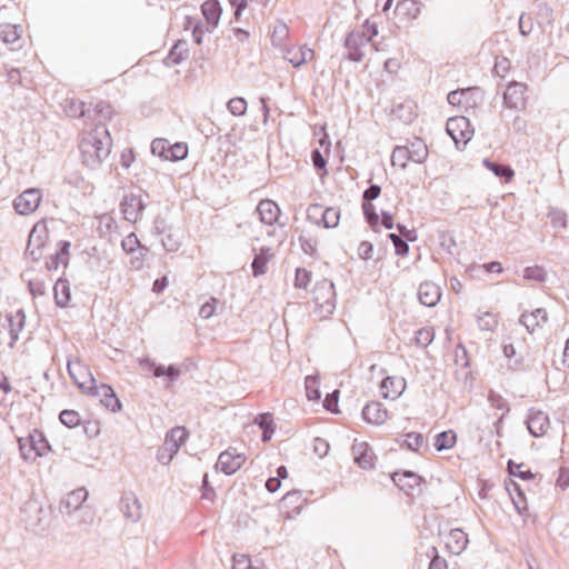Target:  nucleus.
Listing matches in <instances>:
<instances>
[{
  "label": "nucleus",
  "mask_w": 569,
  "mask_h": 569,
  "mask_svg": "<svg viewBox=\"0 0 569 569\" xmlns=\"http://www.w3.org/2000/svg\"><path fill=\"white\" fill-rule=\"evenodd\" d=\"M112 140L106 126L84 132L79 142L81 162L89 169L99 168L111 152Z\"/></svg>",
  "instance_id": "f257e3e1"
},
{
  "label": "nucleus",
  "mask_w": 569,
  "mask_h": 569,
  "mask_svg": "<svg viewBox=\"0 0 569 569\" xmlns=\"http://www.w3.org/2000/svg\"><path fill=\"white\" fill-rule=\"evenodd\" d=\"M315 312L320 318H328L336 309V290L332 281L322 279L318 281L312 291Z\"/></svg>",
  "instance_id": "f03ea898"
},
{
  "label": "nucleus",
  "mask_w": 569,
  "mask_h": 569,
  "mask_svg": "<svg viewBox=\"0 0 569 569\" xmlns=\"http://www.w3.org/2000/svg\"><path fill=\"white\" fill-rule=\"evenodd\" d=\"M21 457L26 461H36L38 457L46 456L51 447L41 431L32 430L27 437L18 439Z\"/></svg>",
  "instance_id": "7ed1b4c3"
},
{
  "label": "nucleus",
  "mask_w": 569,
  "mask_h": 569,
  "mask_svg": "<svg viewBox=\"0 0 569 569\" xmlns=\"http://www.w3.org/2000/svg\"><path fill=\"white\" fill-rule=\"evenodd\" d=\"M49 239L48 226L44 221H38L30 231L26 253L29 254L33 261H38L42 256Z\"/></svg>",
  "instance_id": "20e7f679"
},
{
  "label": "nucleus",
  "mask_w": 569,
  "mask_h": 569,
  "mask_svg": "<svg viewBox=\"0 0 569 569\" xmlns=\"http://www.w3.org/2000/svg\"><path fill=\"white\" fill-rule=\"evenodd\" d=\"M366 36L360 34L358 30L350 31L343 42L347 51L346 59L353 62H360L366 57V48L369 46Z\"/></svg>",
  "instance_id": "39448f33"
},
{
  "label": "nucleus",
  "mask_w": 569,
  "mask_h": 569,
  "mask_svg": "<svg viewBox=\"0 0 569 569\" xmlns=\"http://www.w3.org/2000/svg\"><path fill=\"white\" fill-rule=\"evenodd\" d=\"M42 200V191L38 188H29L17 196L13 208L18 214L28 216L34 212Z\"/></svg>",
  "instance_id": "423d86ee"
},
{
  "label": "nucleus",
  "mask_w": 569,
  "mask_h": 569,
  "mask_svg": "<svg viewBox=\"0 0 569 569\" xmlns=\"http://www.w3.org/2000/svg\"><path fill=\"white\" fill-rule=\"evenodd\" d=\"M67 369L72 381L86 393H90V387L96 386V379L88 366L80 360H69Z\"/></svg>",
  "instance_id": "0eeeda50"
},
{
  "label": "nucleus",
  "mask_w": 569,
  "mask_h": 569,
  "mask_svg": "<svg viewBox=\"0 0 569 569\" xmlns=\"http://www.w3.org/2000/svg\"><path fill=\"white\" fill-rule=\"evenodd\" d=\"M120 209L123 218L129 222H137L144 210V202L140 193H126L120 202Z\"/></svg>",
  "instance_id": "6e6552de"
},
{
  "label": "nucleus",
  "mask_w": 569,
  "mask_h": 569,
  "mask_svg": "<svg viewBox=\"0 0 569 569\" xmlns=\"http://www.w3.org/2000/svg\"><path fill=\"white\" fill-rule=\"evenodd\" d=\"M447 132L453 139L456 144L462 142L466 144L473 136L470 122L466 117H455L447 121Z\"/></svg>",
  "instance_id": "1a4fd4ad"
},
{
  "label": "nucleus",
  "mask_w": 569,
  "mask_h": 569,
  "mask_svg": "<svg viewBox=\"0 0 569 569\" xmlns=\"http://www.w3.org/2000/svg\"><path fill=\"white\" fill-rule=\"evenodd\" d=\"M246 462V456L238 453L236 450H226L218 457L216 468L222 471L224 475L236 473Z\"/></svg>",
  "instance_id": "9d476101"
},
{
  "label": "nucleus",
  "mask_w": 569,
  "mask_h": 569,
  "mask_svg": "<svg viewBox=\"0 0 569 569\" xmlns=\"http://www.w3.org/2000/svg\"><path fill=\"white\" fill-rule=\"evenodd\" d=\"M89 395L93 397H99L100 402L112 412L121 410V402L118 399L112 387L109 385L101 383L100 386H91Z\"/></svg>",
  "instance_id": "9b49d317"
},
{
  "label": "nucleus",
  "mask_w": 569,
  "mask_h": 569,
  "mask_svg": "<svg viewBox=\"0 0 569 569\" xmlns=\"http://www.w3.org/2000/svg\"><path fill=\"white\" fill-rule=\"evenodd\" d=\"M527 428L533 437L543 436L550 426L549 417L541 410L530 409L527 420Z\"/></svg>",
  "instance_id": "f8f14e48"
},
{
  "label": "nucleus",
  "mask_w": 569,
  "mask_h": 569,
  "mask_svg": "<svg viewBox=\"0 0 569 569\" xmlns=\"http://www.w3.org/2000/svg\"><path fill=\"white\" fill-rule=\"evenodd\" d=\"M120 509L123 516L132 522H138L142 517V505L132 492L124 493L121 497Z\"/></svg>",
  "instance_id": "ddd939ff"
},
{
  "label": "nucleus",
  "mask_w": 569,
  "mask_h": 569,
  "mask_svg": "<svg viewBox=\"0 0 569 569\" xmlns=\"http://www.w3.org/2000/svg\"><path fill=\"white\" fill-rule=\"evenodd\" d=\"M527 87L520 82H510L503 93V104L510 109H519L525 106V92Z\"/></svg>",
  "instance_id": "4468645a"
},
{
  "label": "nucleus",
  "mask_w": 569,
  "mask_h": 569,
  "mask_svg": "<svg viewBox=\"0 0 569 569\" xmlns=\"http://www.w3.org/2000/svg\"><path fill=\"white\" fill-rule=\"evenodd\" d=\"M406 380L399 376L387 377L381 381L380 389L385 399L396 400L406 390Z\"/></svg>",
  "instance_id": "2eb2a0df"
},
{
  "label": "nucleus",
  "mask_w": 569,
  "mask_h": 569,
  "mask_svg": "<svg viewBox=\"0 0 569 569\" xmlns=\"http://www.w3.org/2000/svg\"><path fill=\"white\" fill-rule=\"evenodd\" d=\"M355 462L362 469L369 470L375 467V453L367 442H358L352 446Z\"/></svg>",
  "instance_id": "dca6fc26"
},
{
  "label": "nucleus",
  "mask_w": 569,
  "mask_h": 569,
  "mask_svg": "<svg viewBox=\"0 0 569 569\" xmlns=\"http://www.w3.org/2000/svg\"><path fill=\"white\" fill-rule=\"evenodd\" d=\"M441 298L440 287L432 281H425L418 288V299L426 307H435Z\"/></svg>",
  "instance_id": "f3484780"
},
{
  "label": "nucleus",
  "mask_w": 569,
  "mask_h": 569,
  "mask_svg": "<svg viewBox=\"0 0 569 569\" xmlns=\"http://www.w3.org/2000/svg\"><path fill=\"white\" fill-rule=\"evenodd\" d=\"M88 498V491L84 488H78L69 492L60 502V511L70 515L77 511Z\"/></svg>",
  "instance_id": "a211bd4d"
},
{
  "label": "nucleus",
  "mask_w": 569,
  "mask_h": 569,
  "mask_svg": "<svg viewBox=\"0 0 569 569\" xmlns=\"http://www.w3.org/2000/svg\"><path fill=\"white\" fill-rule=\"evenodd\" d=\"M362 418L372 425H382L388 419V411L379 401H371L362 409Z\"/></svg>",
  "instance_id": "6ab92c4d"
},
{
  "label": "nucleus",
  "mask_w": 569,
  "mask_h": 569,
  "mask_svg": "<svg viewBox=\"0 0 569 569\" xmlns=\"http://www.w3.org/2000/svg\"><path fill=\"white\" fill-rule=\"evenodd\" d=\"M201 12L207 21V31L212 32L219 24L221 6L218 0H207L201 4Z\"/></svg>",
  "instance_id": "aec40b11"
},
{
  "label": "nucleus",
  "mask_w": 569,
  "mask_h": 569,
  "mask_svg": "<svg viewBox=\"0 0 569 569\" xmlns=\"http://www.w3.org/2000/svg\"><path fill=\"white\" fill-rule=\"evenodd\" d=\"M256 211L259 214L260 221L268 226H272L277 222L280 216L278 204L270 199L261 200L258 203Z\"/></svg>",
  "instance_id": "412c9836"
},
{
  "label": "nucleus",
  "mask_w": 569,
  "mask_h": 569,
  "mask_svg": "<svg viewBox=\"0 0 569 569\" xmlns=\"http://www.w3.org/2000/svg\"><path fill=\"white\" fill-rule=\"evenodd\" d=\"M6 321L8 322V329L10 333L11 341L9 343L10 348H13L16 342L19 339V333L22 331L26 325V315L22 309L17 310L14 313H9L6 317Z\"/></svg>",
  "instance_id": "4be33fe9"
},
{
  "label": "nucleus",
  "mask_w": 569,
  "mask_h": 569,
  "mask_svg": "<svg viewBox=\"0 0 569 569\" xmlns=\"http://www.w3.org/2000/svg\"><path fill=\"white\" fill-rule=\"evenodd\" d=\"M468 536L461 529H451L446 537V548L452 555H460L468 545Z\"/></svg>",
  "instance_id": "5701e85b"
},
{
  "label": "nucleus",
  "mask_w": 569,
  "mask_h": 569,
  "mask_svg": "<svg viewBox=\"0 0 569 569\" xmlns=\"http://www.w3.org/2000/svg\"><path fill=\"white\" fill-rule=\"evenodd\" d=\"M139 365L142 369L152 371L153 376L157 378L167 376L171 381H174L180 376V370L174 366L164 368L161 365H157L149 358L139 359Z\"/></svg>",
  "instance_id": "b1692460"
},
{
  "label": "nucleus",
  "mask_w": 569,
  "mask_h": 569,
  "mask_svg": "<svg viewBox=\"0 0 569 569\" xmlns=\"http://www.w3.org/2000/svg\"><path fill=\"white\" fill-rule=\"evenodd\" d=\"M391 478L393 483L408 496L411 495L412 490L418 488L421 482V478L411 471L403 473L395 472Z\"/></svg>",
  "instance_id": "393cba45"
},
{
  "label": "nucleus",
  "mask_w": 569,
  "mask_h": 569,
  "mask_svg": "<svg viewBox=\"0 0 569 569\" xmlns=\"http://www.w3.org/2000/svg\"><path fill=\"white\" fill-rule=\"evenodd\" d=\"M547 311L542 308H538L530 313H522L519 323L525 326L528 332L532 333L536 328L547 322Z\"/></svg>",
  "instance_id": "a878e982"
},
{
  "label": "nucleus",
  "mask_w": 569,
  "mask_h": 569,
  "mask_svg": "<svg viewBox=\"0 0 569 569\" xmlns=\"http://www.w3.org/2000/svg\"><path fill=\"white\" fill-rule=\"evenodd\" d=\"M254 251V258L251 263L252 273L254 277L262 276L267 272V264L272 259L273 253L271 251V248L262 247L260 248L259 252Z\"/></svg>",
  "instance_id": "bb28decb"
},
{
  "label": "nucleus",
  "mask_w": 569,
  "mask_h": 569,
  "mask_svg": "<svg viewBox=\"0 0 569 569\" xmlns=\"http://www.w3.org/2000/svg\"><path fill=\"white\" fill-rule=\"evenodd\" d=\"M422 3L418 0H401L398 2L396 11L398 16L412 21L421 13Z\"/></svg>",
  "instance_id": "cd10ccee"
},
{
  "label": "nucleus",
  "mask_w": 569,
  "mask_h": 569,
  "mask_svg": "<svg viewBox=\"0 0 569 569\" xmlns=\"http://www.w3.org/2000/svg\"><path fill=\"white\" fill-rule=\"evenodd\" d=\"M188 432L183 427H174L167 432L164 438V446L169 448L171 452H178L180 447L187 440Z\"/></svg>",
  "instance_id": "c85d7f7f"
},
{
  "label": "nucleus",
  "mask_w": 569,
  "mask_h": 569,
  "mask_svg": "<svg viewBox=\"0 0 569 569\" xmlns=\"http://www.w3.org/2000/svg\"><path fill=\"white\" fill-rule=\"evenodd\" d=\"M232 569H268L262 560H252L244 553H234L232 556Z\"/></svg>",
  "instance_id": "c756f323"
},
{
  "label": "nucleus",
  "mask_w": 569,
  "mask_h": 569,
  "mask_svg": "<svg viewBox=\"0 0 569 569\" xmlns=\"http://www.w3.org/2000/svg\"><path fill=\"white\" fill-rule=\"evenodd\" d=\"M53 293L56 305L60 308L67 307L71 299L69 281L60 278L53 287Z\"/></svg>",
  "instance_id": "7c9ffc66"
},
{
  "label": "nucleus",
  "mask_w": 569,
  "mask_h": 569,
  "mask_svg": "<svg viewBox=\"0 0 569 569\" xmlns=\"http://www.w3.org/2000/svg\"><path fill=\"white\" fill-rule=\"evenodd\" d=\"M69 248L70 242L62 241L61 248L59 251H57L54 254H51L49 259L46 261V268L47 270H57L60 264L67 266L68 263V257H69Z\"/></svg>",
  "instance_id": "2f4dec72"
},
{
  "label": "nucleus",
  "mask_w": 569,
  "mask_h": 569,
  "mask_svg": "<svg viewBox=\"0 0 569 569\" xmlns=\"http://www.w3.org/2000/svg\"><path fill=\"white\" fill-rule=\"evenodd\" d=\"M189 53L188 43L184 40H179L169 51V54L166 58V63L176 66L187 59Z\"/></svg>",
  "instance_id": "473e14b6"
},
{
  "label": "nucleus",
  "mask_w": 569,
  "mask_h": 569,
  "mask_svg": "<svg viewBox=\"0 0 569 569\" xmlns=\"http://www.w3.org/2000/svg\"><path fill=\"white\" fill-rule=\"evenodd\" d=\"M406 149H408L411 161L415 163H422L428 157V148L423 140L419 138L406 144Z\"/></svg>",
  "instance_id": "72a5a7b5"
},
{
  "label": "nucleus",
  "mask_w": 569,
  "mask_h": 569,
  "mask_svg": "<svg viewBox=\"0 0 569 569\" xmlns=\"http://www.w3.org/2000/svg\"><path fill=\"white\" fill-rule=\"evenodd\" d=\"M21 38V28L17 24L1 23L0 39L7 44H17Z\"/></svg>",
  "instance_id": "f704fd0d"
},
{
  "label": "nucleus",
  "mask_w": 569,
  "mask_h": 569,
  "mask_svg": "<svg viewBox=\"0 0 569 569\" xmlns=\"http://www.w3.org/2000/svg\"><path fill=\"white\" fill-rule=\"evenodd\" d=\"M465 92L469 94L462 97V108L475 109L483 102V91L479 87L466 88Z\"/></svg>",
  "instance_id": "c9c22d12"
},
{
  "label": "nucleus",
  "mask_w": 569,
  "mask_h": 569,
  "mask_svg": "<svg viewBox=\"0 0 569 569\" xmlns=\"http://www.w3.org/2000/svg\"><path fill=\"white\" fill-rule=\"evenodd\" d=\"M313 52L310 49H298V50H288L286 52L284 58L295 67L298 68L306 63L311 57Z\"/></svg>",
  "instance_id": "e433bc0d"
},
{
  "label": "nucleus",
  "mask_w": 569,
  "mask_h": 569,
  "mask_svg": "<svg viewBox=\"0 0 569 569\" xmlns=\"http://www.w3.org/2000/svg\"><path fill=\"white\" fill-rule=\"evenodd\" d=\"M411 161L410 153L406 146H397L391 154L392 166H399L401 169H406L408 162Z\"/></svg>",
  "instance_id": "4c0bfd02"
},
{
  "label": "nucleus",
  "mask_w": 569,
  "mask_h": 569,
  "mask_svg": "<svg viewBox=\"0 0 569 569\" xmlns=\"http://www.w3.org/2000/svg\"><path fill=\"white\" fill-rule=\"evenodd\" d=\"M483 166L491 170L497 177L505 178L507 181H509L515 174L513 170L509 166L495 163L489 159L483 160Z\"/></svg>",
  "instance_id": "58836bf2"
},
{
  "label": "nucleus",
  "mask_w": 569,
  "mask_h": 569,
  "mask_svg": "<svg viewBox=\"0 0 569 569\" xmlns=\"http://www.w3.org/2000/svg\"><path fill=\"white\" fill-rule=\"evenodd\" d=\"M435 338V331L431 327H425L416 331L412 341L419 348L428 347Z\"/></svg>",
  "instance_id": "ea45409f"
},
{
  "label": "nucleus",
  "mask_w": 569,
  "mask_h": 569,
  "mask_svg": "<svg viewBox=\"0 0 569 569\" xmlns=\"http://www.w3.org/2000/svg\"><path fill=\"white\" fill-rule=\"evenodd\" d=\"M257 423L262 429V441H269L274 432V423L270 413L260 415Z\"/></svg>",
  "instance_id": "a19ab883"
},
{
  "label": "nucleus",
  "mask_w": 569,
  "mask_h": 569,
  "mask_svg": "<svg viewBox=\"0 0 569 569\" xmlns=\"http://www.w3.org/2000/svg\"><path fill=\"white\" fill-rule=\"evenodd\" d=\"M456 443V433L452 430L442 431L437 435L435 447L438 451L450 449Z\"/></svg>",
  "instance_id": "79ce46f5"
},
{
  "label": "nucleus",
  "mask_w": 569,
  "mask_h": 569,
  "mask_svg": "<svg viewBox=\"0 0 569 569\" xmlns=\"http://www.w3.org/2000/svg\"><path fill=\"white\" fill-rule=\"evenodd\" d=\"M64 112L71 118H81L86 116L87 111L83 102L74 99H66Z\"/></svg>",
  "instance_id": "37998d69"
},
{
  "label": "nucleus",
  "mask_w": 569,
  "mask_h": 569,
  "mask_svg": "<svg viewBox=\"0 0 569 569\" xmlns=\"http://www.w3.org/2000/svg\"><path fill=\"white\" fill-rule=\"evenodd\" d=\"M192 28V37L197 44L202 43V37L207 31V28L201 24L200 21H194L191 17L186 18L184 29Z\"/></svg>",
  "instance_id": "c03bdc74"
},
{
  "label": "nucleus",
  "mask_w": 569,
  "mask_h": 569,
  "mask_svg": "<svg viewBox=\"0 0 569 569\" xmlns=\"http://www.w3.org/2000/svg\"><path fill=\"white\" fill-rule=\"evenodd\" d=\"M477 323L481 330L492 331L498 326V319L496 315L486 311L477 317Z\"/></svg>",
  "instance_id": "a18cd8bd"
},
{
  "label": "nucleus",
  "mask_w": 569,
  "mask_h": 569,
  "mask_svg": "<svg viewBox=\"0 0 569 569\" xmlns=\"http://www.w3.org/2000/svg\"><path fill=\"white\" fill-rule=\"evenodd\" d=\"M60 422L68 427V428H74L80 425L81 418L78 411L76 410H62L59 415Z\"/></svg>",
  "instance_id": "49530a36"
},
{
  "label": "nucleus",
  "mask_w": 569,
  "mask_h": 569,
  "mask_svg": "<svg viewBox=\"0 0 569 569\" xmlns=\"http://www.w3.org/2000/svg\"><path fill=\"white\" fill-rule=\"evenodd\" d=\"M188 156V146L183 142H177L174 144H169V154L167 160L170 161H179L183 160Z\"/></svg>",
  "instance_id": "de8ad7c7"
},
{
  "label": "nucleus",
  "mask_w": 569,
  "mask_h": 569,
  "mask_svg": "<svg viewBox=\"0 0 569 569\" xmlns=\"http://www.w3.org/2000/svg\"><path fill=\"white\" fill-rule=\"evenodd\" d=\"M340 220V210L333 207L325 208L322 224L325 228H335Z\"/></svg>",
  "instance_id": "09e8293b"
},
{
  "label": "nucleus",
  "mask_w": 569,
  "mask_h": 569,
  "mask_svg": "<svg viewBox=\"0 0 569 569\" xmlns=\"http://www.w3.org/2000/svg\"><path fill=\"white\" fill-rule=\"evenodd\" d=\"M228 111L236 117H241L247 111V101L241 97L232 98L227 103Z\"/></svg>",
  "instance_id": "8fccbe9b"
},
{
  "label": "nucleus",
  "mask_w": 569,
  "mask_h": 569,
  "mask_svg": "<svg viewBox=\"0 0 569 569\" xmlns=\"http://www.w3.org/2000/svg\"><path fill=\"white\" fill-rule=\"evenodd\" d=\"M169 141L166 139L157 138L151 142V152L159 158L167 160L169 154Z\"/></svg>",
  "instance_id": "3c124183"
},
{
  "label": "nucleus",
  "mask_w": 569,
  "mask_h": 569,
  "mask_svg": "<svg viewBox=\"0 0 569 569\" xmlns=\"http://www.w3.org/2000/svg\"><path fill=\"white\" fill-rule=\"evenodd\" d=\"M523 278L526 280H536L538 282H545L547 273L540 266L527 267L523 270Z\"/></svg>",
  "instance_id": "603ef678"
},
{
  "label": "nucleus",
  "mask_w": 569,
  "mask_h": 569,
  "mask_svg": "<svg viewBox=\"0 0 569 569\" xmlns=\"http://www.w3.org/2000/svg\"><path fill=\"white\" fill-rule=\"evenodd\" d=\"M306 393L309 400L316 401L319 400L321 395L318 389V379L312 376L306 377L305 380Z\"/></svg>",
  "instance_id": "864d4df0"
},
{
  "label": "nucleus",
  "mask_w": 569,
  "mask_h": 569,
  "mask_svg": "<svg viewBox=\"0 0 569 569\" xmlns=\"http://www.w3.org/2000/svg\"><path fill=\"white\" fill-rule=\"evenodd\" d=\"M325 212V207L319 203H315L309 206L307 210V218L310 222L321 226L322 224V217Z\"/></svg>",
  "instance_id": "5fc2aeb1"
},
{
  "label": "nucleus",
  "mask_w": 569,
  "mask_h": 569,
  "mask_svg": "<svg viewBox=\"0 0 569 569\" xmlns=\"http://www.w3.org/2000/svg\"><path fill=\"white\" fill-rule=\"evenodd\" d=\"M423 441V436L418 432H409L406 435L405 439L407 448L412 451H418L422 447Z\"/></svg>",
  "instance_id": "6e6d98bb"
},
{
  "label": "nucleus",
  "mask_w": 569,
  "mask_h": 569,
  "mask_svg": "<svg viewBox=\"0 0 569 569\" xmlns=\"http://www.w3.org/2000/svg\"><path fill=\"white\" fill-rule=\"evenodd\" d=\"M311 280V272L305 268L296 269L295 287L306 289Z\"/></svg>",
  "instance_id": "4d7b16f0"
},
{
  "label": "nucleus",
  "mask_w": 569,
  "mask_h": 569,
  "mask_svg": "<svg viewBox=\"0 0 569 569\" xmlns=\"http://www.w3.org/2000/svg\"><path fill=\"white\" fill-rule=\"evenodd\" d=\"M522 465H517L513 461L508 462V471L510 476L520 478L522 480H529L533 478V475L530 470H521Z\"/></svg>",
  "instance_id": "13d9d810"
},
{
  "label": "nucleus",
  "mask_w": 569,
  "mask_h": 569,
  "mask_svg": "<svg viewBox=\"0 0 569 569\" xmlns=\"http://www.w3.org/2000/svg\"><path fill=\"white\" fill-rule=\"evenodd\" d=\"M388 238L392 241L393 246H395V249H396V253L399 254V256H406L409 251V246L407 243V241H405L402 239L401 236L399 234H396V233H390L388 236Z\"/></svg>",
  "instance_id": "bf43d9fd"
},
{
  "label": "nucleus",
  "mask_w": 569,
  "mask_h": 569,
  "mask_svg": "<svg viewBox=\"0 0 569 569\" xmlns=\"http://www.w3.org/2000/svg\"><path fill=\"white\" fill-rule=\"evenodd\" d=\"M488 400L492 408L503 411L505 413L509 412L508 402L498 393L490 391L488 396Z\"/></svg>",
  "instance_id": "052dcab7"
},
{
  "label": "nucleus",
  "mask_w": 569,
  "mask_h": 569,
  "mask_svg": "<svg viewBox=\"0 0 569 569\" xmlns=\"http://www.w3.org/2000/svg\"><path fill=\"white\" fill-rule=\"evenodd\" d=\"M549 217L553 227L566 228L568 224L567 213L562 210L555 209L549 213Z\"/></svg>",
  "instance_id": "680f3d73"
},
{
  "label": "nucleus",
  "mask_w": 569,
  "mask_h": 569,
  "mask_svg": "<svg viewBox=\"0 0 569 569\" xmlns=\"http://www.w3.org/2000/svg\"><path fill=\"white\" fill-rule=\"evenodd\" d=\"M28 288L33 297H40L46 293V283L38 278L29 280Z\"/></svg>",
  "instance_id": "e2e57ef3"
},
{
  "label": "nucleus",
  "mask_w": 569,
  "mask_h": 569,
  "mask_svg": "<svg viewBox=\"0 0 569 569\" xmlns=\"http://www.w3.org/2000/svg\"><path fill=\"white\" fill-rule=\"evenodd\" d=\"M362 209L368 223L370 226H376L379 221V216L376 212L375 206L370 202H363Z\"/></svg>",
  "instance_id": "0e129e2a"
},
{
  "label": "nucleus",
  "mask_w": 569,
  "mask_h": 569,
  "mask_svg": "<svg viewBox=\"0 0 569 569\" xmlns=\"http://www.w3.org/2000/svg\"><path fill=\"white\" fill-rule=\"evenodd\" d=\"M217 302L218 301L216 298H211L209 301L203 303L199 309V316L202 319H209L210 317H212L216 311Z\"/></svg>",
  "instance_id": "69168bd1"
},
{
  "label": "nucleus",
  "mask_w": 569,
  "mask_h": 569,
  "mask_svg": "<svg viewBox=\"0 0 569 569\" xmlns=\"http://www.w3.org/2000/svg\"><path fill=\"white\" fill-rule=\"evenodd\" d=\"M140 242L134 233L128 234L121 242L122 249L128 252H134L139 247Z\"/></svg>",
  "instance_id": "338daca9"
},
{
  "label": "nucleus",
  "mask_w": 569,
  "mask_h": 569,
  "mask_svg": "<svg viewBox=\"0 0 569 569\" xmlns=\"http://www.w3.org/2000/svg\"><path fill=\"white\" fill-rule=\"evenodd\" d=\"M360 34H363L367 37L368 41L370 42L375 36L378 34V27L376 23L370 22L369 20H366L362 24L361 29L358 30Z\"/></svg>",
  "instance_id": "774afa93"
}]
</instances>
